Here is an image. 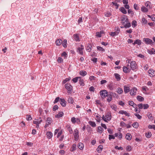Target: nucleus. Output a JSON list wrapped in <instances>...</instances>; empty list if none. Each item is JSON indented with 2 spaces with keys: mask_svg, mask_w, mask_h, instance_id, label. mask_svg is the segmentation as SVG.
I'll list each match as a JSON object with an SVG mask.
<instances>
[{
  "mask_svg": "<svg viewBox=\"0 0 155 155\" xmlns=\"http://www.w3.org/2000/svg\"><path fill=\"white\" fill-rule=\"evenodd\" d=\"M100 94L102 98H105L108 94V92L105 90L100 91Z\"/></svg>",
  "mask_w": 155,
  "mask_h": 155,
  "instance_id": "1",
  "label": "nucleus"
},
{
  "mask_svg": "<svg viewBox=\"0 0 155 155\" xmlns=\"http://www.w3.org/2000/svg\"><path fill=\"white\" fill-rule=\"evenodd\" d=\"M130 67L132 70H134L137 68V66L136 62L132 61L130 63Z\"/></svg>",
  "mask_w": 155,
  "mask_h": 155,
  "instance_id": "2",
  "label": "nucleus"
},
{
  "mask_svg": "<svg viewBox=\"0 0 155 155\" xmlns=\"http://www.w3.org/2000/svg\"><path fill=\"white\" fill-rule=\"evenodd\" d=\"M143 41H144L146 44L153 45L154 43L152 40L148 38H143Z\"/></svg>",
  "mask_w": 155,
  "mask_h": 155,
  "instance_id": "3",
  "label": "nucleus"
},
{
  "mask_svg": "<svg viewBox=\"0 0 155 155\" xmlns=\"http://www.w3.org/2000/svg\"><path fill=\"white\" fill-rule=\"evenodd\" d=\"M66 88L68 90V92L69 93L72 89V86L69 83L66 84L65 85Z\"/></svg>",
  "mask_w": 155,
  "mask_h": 155,
  "instance_id": "4",
  "label": "nucleus"
},
{
  "mask_svg": "<svg viewBox=\"0 0 155 155\" xmlns=\"http://www.w3.org/2000/svg\"><path fill=\"white\" fill-rule=\"evenodd\" d=\"M114 94L116 95V94L112 92H111L110 93V94L109 95L108 94L107 96L108 97L107 99V101L109 102H110V101L112 100V98L111 96L112 95H114Z\"/></svg>",
  "mask_w": 155,
  "mask_h": 155,
  "instance_id": "5",
  "label": "nucleus"
},
{
  "mask_svg": "<svg viewBox=\"0 0 155 155\" xmlns=\"http://www.w3.org/2000/svg\"><path fill=\"white\" fill-rule=\"evenodd\" d=\"M137 90V89L136 88H133L130 90V94L132 96L135 95L136 94Z\"/></svg>",
  "mask_w": 155,
  "mask_h": 155,
  "instance_id": "6",
  "label": "nucleus"
},
{
  "mask_svg": "<svg viewBox=\"0 0 155 155\" xmlns=\"http://www.w3.org/2000/svg\"><path fill=\"white\" fill-rule=\"evenodd\" d=\"M105 120H104L106 122H107V120H111V116L109 113H107L105 116Z\"/></svg>",
  "mask_w": 155,
  "mask_h": 155,
  "instance_id": "7",
  "label": "nucleus"
},
{
  "mask_svg": "<svg viewBox=\"0 0 155 155\" xmlns=\"http://www.w3.org/2000/svg\"><path fill=\"white\" fill-rule=\"evenodd\" d=\"M60 104L62 106L64 107L66 105V102L64 99L60 98Z\"/></svg>",
  "mask_w": 155,
  "mask_h": 155,
  "instance_id": "8",
  "label": "nucleus"
},
{
  "mask_svg": "<svg viewBox=\"0 0 155 155\" xmlns=\"http://www.w3.org/2000/svg\"><path fill=\"white\" fill-rule=\"evenodd\" d=\"M92 46L90 44H88L86 46V49L87 51L88 52H90L91 50Z\"/></svg>",
  "mask_w": 155,
  "mask_h": 155,
  "instance_id": "9",
  "label": "nucleus"
},
{
  "mask_svg": "<svg viewBox=\"0 0 155 155\" xmlns=\"http://www.w3.org/2000/svg\"><path fill=\"white\" fill-rule=\"evenodd\" d=\"M62 42V41L61 39H58L57 40L55 41V43L57 45H60Z\"/></svg>",
  "mask_w": 155,
  "mask_h": 155,
  "instance_id": "10",
  "label": "nucleus"
},
{
  "mask_svg": "<svg viewBox=\"0 0 155 155\" xmlns=\"http://www.w3.org/2000/svg\"><path fill=\"white\" fill-rule=\"evenodd\" d=\"M74 136L75 139L79 137L78 131L77 130H74Z\"/></svg>",
  "mask_w": 155,
  "mask_h": 155,
  "instance_id": "11",
  "label": "nucleus"
},
{
  "mask_svg": "<svg viewBox=\"0 0 155 155\" xmlns=\"http://www.w3.org/2000/svg\"><path fill=\"white\" fill-rule=\"evenodd\" d=\"M103 148V146L101 145H99L97 149V150L98 153H101Z\"/></svg>",
  "mask_w": 155,
  "mask_h": 155,
  "instance_id": "12",
  "label": "nucleus"
},
{
  "mask_svg": "<svg viewBox=\"0 0 155 155\" xmlns=\"http://www.w3.org/2000/svg\"><path fill=\"white\" fill-rule=\"evenodd\" d=\"M52 122V120L51 118L48 117L47 119V120H46V123H48V124H51Z\"/></svg>",
  "mask_w": 155,
  "mask_h": 155,
  "instance_id": "13",
  "label": "nucleus"
},
{
  "mask_svg": "<svg viewBox=\"0 0 155 155\" xmlns=\"http://www.w3.org/2000/svg\"><path fill=\"white\" fill-rule=\"evenodd\" d=\"M89 124L93 127H95L96 126V124L94 122L92 121H89Z\"/></svg>",
  "mask_w": 155,
  "mask_h": 155,
  "instance_id": "14",
  "label": "nucleus"
},
{
  "mask_svg": "<svg viewBox=\"0 0 155 155\" xmlns=\"http://www.w3.org/2000/svg\"><path fill=\"white\" fill-rule=\"evenodd\" d=\"M120 10L123 14H126L127 13L126 10L123 7L120 8Z\"/></svg>",
  "mask_w": 155,
  "mask_h": 155,
  "instance_id": "15",
  "label": "nucleus"
},
{
  "mask_svg": "<svg viewBox=\"0 0 155 155\" xmlns=\"http://www.w3.org/2000/svg\"><path fill=\"white\" fill-rule=\"evenodd\" d=\"M46 135L48 138L50 139L52 136V134L51 132H48L47 133Z\"/></svg>",
  "mask_w": 155,
  "mask_h": 155,
  "instance_id": "16",
  "label": "nucleus"
},
{
  "mask_svg": "<svg viewBox=\"0 0 155 155\" xmlns=\"http://www.w3.org/2000/svg\"><path fill=\"white\" fill-rule=\"evenodd\" d=\"M131 138L132 136L130 134L128 133L126 134V138L127 140H130L131 139Z\"/></svg>",
  "mask_w": 155,
  "mask_h": 155,
  "instance_id": "17",
  "label": "nucleus"
},
{
  "mask_svg": "<svg viewBox=\"0 0 155 155\" xmlns=\"http://www.w3.org/2000/svg\"><path fill=\"white\" fill-rule=\"evenodd\" d=\"M123 24L124 25V28H126L130 27L131 26L130 23H126Z\"/></svg>",
  "mask_w": 155,
  "mask_h": 155,
  "instance_id": "18",
  "label": "nucleus"
},
{
  "mask_svg": "<svg viewBox=\"0 0 155 155\" xmlns=\"http://www.w3.org/2000/svg\"><path fill=\"white\" fill-rule=\"evenodd\" d=\"M130 91V88L129 87L127 86H124V92L126 93Z\"/></svg>",
  "mask_w": 155,
  "mask_h": 155,
  "instance_id": "19",
  "label": "nucleus"
},
{
  "mask_svg": "<svg viewBox=\"0 0 155 155\" xmlns=\"http://www.w3.org/2000/svg\"><path fill=\"white\" fill-rule=\"evenodd\" d=\"M78 147L80 149L82 150L84 147V144L81 143H79L78 144Z\"/></svg>",
  "mask_w": 155,
  "mask_h": 155,
  "instance_id": "20",
  "label": "nucleus"
},
{
  "mask_svg": "<svg viewBox=\"0 0 155 155\" xmlns=\"http://www.w3.org/2000/svg\"><path fill=\"white\" fill-rule=\"evenodd\" d=\"M80 78H79V84H80L82 85V86H84V81L83 79H82L81 78V77H80Z\"/></svg>",
  "mask_w": 155,
  "mask_h": 155,
  "instance_id": "21",
  "label": "nucleus"
},
{
  "mask_svg": "<svg viewBox=\"0 0 155 155\" xmlns=\"http://www.w3.org/2000/svg\"><path fill=\"white\" fill-rule=\"evenodd\" d=\"M108 87L110 90H113L114 88L113 83H110L108 85Z\"/></svg>",
  "mask_w": 155,
  "mask_h": 155,
  "instance_id": "22",
  "label": "nucleus"
},
{
  "mask_svg": "<svg viewBox=\"0 0 155 155\" xmlns=\"http://www.w3.org/2000/svg\"><path fill=\"white\" fill-rule=\"evenodd\" d=\"M63 115V113L62 112H60L58 114L55 115V117L58 118L62 117Z\"/></svg>",
  "mask_w": 155,
  "mask_h": 155,
  "instance_id": "23",
  "label": "nucleus"
},
{
  "mask_svg": "<svg viewBox=\"0 0 155 155\" xmlns=\"http://www.w3.org/2000/svg\"><path fill=\"white\" fill-rule=\"evenodd\" d=\"M79 74L81 75L84 76L86 75L87 72L85 71H81L79 72Z\"/></svg>",
  "mask_w": 155,
  "mask_h": 155,
  "instance_id": "24",
  "label": "nucleus"
},
{
  "mask_svg": "<svg viewBox=\"0 0 155 155\" xmlns=\"http://www.w3.org/2000/svg\"><path fill=\"white\" fill-rule=\"evenodd\" d=\"M127 70L129 72V68H127V67L124 66L123 67V71L124 73H127Z\"/></svg>",
  "mask_w": 155,
  "mask_h": 155,
  "instance_id": "25",
  "label": "nucleus"
},
{
  "mask_svg": "<svg viewBox=\"0 0 155 155\" xmlns=\"http://www.w3.org/2000/svg\"><path fill=\"white\" fill-rule=\"evenodd\" d=\"M74 39L76 41H79V36L78 34H74Z\"/></svg>",
  "mask_w": 155,
  "mask_h": 155,
  "instance_id": "26",
  "label": "nucleus"
},
{
  "mask_svg": "<svg viewBox=\"0 0 155 155\" xmlns=\"http://www.w3.org/2000/svg\"><path fill=\"white\" fill-rule=\"evenodd\" d=\"M104 131V129L101 127H98L97 131L100 134H101Z\"/></svg>",
  "mask_w": 155,
  "mask_h": 155,
  "instance_id": "27",
  "label": "nucleus"
},
{
  "mask_svg": "<svg viewBox=\"0 0 155 155\" xmlns=\"http://www.w3.org/2000/svg\"><path fill=\"white\" fill-rule=\"evenodd\" d=\"M141 11L144 12H147L148 11V9L144 6H142L141 8Z\"/></svg>",
  "mask_w": 155,
  "mask_h": 155,
  "instance_id": "28",
  "label": "nucleus"
},
{
  "mask_svg": "<svg viewBox=\"0 0 155 155\" xmlns=\"http://www.w3.org/2000/svg\"><path fill=\"white\" fill-rule=\"evenodd\" d=\"M137 98L138 100L140 101H143L144 100V98L139 95L137 96Z\"/></svg>",
  "mask_w": 155,
  "mask_h": 155,
  "instance_id": "29",
  "label": "nucleus"
},
{
  "mask_svg": "<svg viewBox=\"0 0 155 155\" xmlns=\"http://www.w3.org/2000/svg\"><path fill=\"white\" fill-rule=\"evenodd\" d=\"M84 49V48H80L79 47L78 48V51L79 53L81 55H82L83 54V50Z\"/></svg>",
  "mask_w": 155,
  "mask_h": 155,
  "instance_id": "30",
  "label": "nucleus"
},
{
  "mask_svg": "<svg viewBox=\"0 0 155 155\" xmlns=\"http://www.w3.org/2000/svg\"><path fill=\"white\" fill-rule=\"evenodd\" d=\"M114 76L115 78L118 81L120 80V77L119 74L117 73L114 74Z\"/></svg>",
  "mask_w": 155,
  "mask_h": 155,
  "instance_id": "31",
  "label": "nucleus"
},
{
  "mask_svg": "<svg viewBox=\"0 0 155 155\" xmlns=\"http://www.w3.org/2000/svg\"><path fill=\"white\" fill-rule=\"evenodd\" d=\"M67 40L66 39H64L62 45L63 47L66 48L67 47Z\"/></svg>",
  "mask_w": 155,
  "mask_h": 155,
  "instance_id": "32",
  "label": "nucleus"
},
{
  "mask_svg": "<svg viewBox=\"0 0 155 155\" xmlns=\"http://www.w3.org/2000/svg\"><path fill=\"white\" fill-rule=\"evenodd\" d=\"M153 71V70L151 69H150L149 70L148 72L150 74L151 73H152L151 74L152 76H151V75H150V77H153L155 75V72L154 71H153Z\"/></svg>",
  "mask_w": 155,
  "mask_h": 155,
  "instance_id": "33",
  "label": "nucleus"
},
{
  "mask_svg": "<svg viewBox=\"0 0 155 155\" xmlns=\"http://www.w3.org/2000/svg\"><path fill=\"white\" fill-rule=\"evenodd\" d=\"M117 92L118 94H121L123 93V90L122 88L118 87L117 88Z\"/></svg>",
  "mask_w": 155,
  "mask_h": 155,
  "instance_id": "34",
  "label": "nucleus"
},
{
  "mask_svg": "<svg viewBox=\"0 0 155 155\" xmlns=\"http://www.w3.org/2000/svg\"><path fill=\"white\" fill-rule=\"evenodd\" d=\"M68 101L69 103L72 104L74 101L73 99L71 97H69L68 100Z\"/></svg>",
  "mask_w": 155,
  "mask_h": 155,
  "instance_id": "35",
  "label": "nucleus"
},
{
  "mask_svg": "<svg viewBox=\"0 0 155 155\" xmlns=\"http://www.w3.org/2000/svg\"><path fill=\"white\" fill-rule=\"evenodd\" d=\"M118 33H119L118 31H116L114 32H111L110 35H111L112 36H114L117 35L118 34Z\"/></svg>",
  "mask_w": 155,
  "mask_h": 155,
  "instance_id": "36",
  "label": "nucleus"
},
{
  "mask_svg": "<svg viewBox=\"0 0 155 155\" xmlns=\"http://www.w3.org/2000/svg\"><path fill=\"white\" fill-rule=\"evenodd\" d=\"M132 126L135 128H137L139 127V124L137 122H135L133 123Z\"/></svg>",
  "mask_w": 155,
  "mask_h": 155,
  "instance_id": "37",
  "label": "nucleus"
},
{
  "mask_svg": "<svg viewBox=\"0 0 155 155\" xmlns=\"http://www.w3.org/2000/svg\"><path fill=\"white\" fill-rule=\"evenodd\" d=\"M147 138H150L151 136V134L150 132H148L145 134Z\"/></svg>",
  "mask_w": 155,
  "mask_h": 155,
  "instance_id": "38",
  "label": "nucleus"
},
{
  "mask_svg": "<svg viewBox=\"0 0 155 155\" xmlns=\"http://www.w3.org/2000/svg\"><path fill=\"white\" fill-rule=\"evenodd\" d=\"M80 78V77H76L74 78H73L72 80V81L74 82V83H76L78 81V79H79Z\"/></svg>",
  "mask_w": 155,
  "mask_h": 155,
  "instance_id": "39",
  "label": "nucleus"
},
{
  "mask_svg": "<svg viewBox=\"0 0 155 155\" xmlns=\"http://www.w3.org/2000/svg\"><path fill=\"white\" fill-rule=\"evenodd\" d=\"M97 49L98 50L101 51H104L105 50L102 47L100 46H97Z\"/></svg>",
  "mask_w": 155,
  "mask_h": 155,
  "instance_id": "40",
  "label": "nucleus"
},
{
  "mask_svg": "<svg viewBox=\"0 0 155 155\" xmlns=\"http://www.w3.org/2000/svg\"><path fill=\"white\" fill-rule=\"evenodd\" d=\"M132 25L133 27L134 28L137 25V22L136 21H133L132 22Z\"/></svg>",
  "mask_w": 155,
  "mask_h": 155,
  "instance_id": "41",
  "label": "nucleus"
},
{
  "mask_svg": "<svg viewBox=\"0 0 155 155\" xmlns=\"http://www.w3.org/2000/svg\"><path fill=\"white\" fill-rule=\"evenodd\" d=\"M141 41L139 39H137L135 41V43L137 44L138 45H140L141 44Z\"/></svg>",
  "mask_w": 155,
  "mask_h": 155,
  "instance_id": "42",
  "label": "nucleus"
},
{
  "mask_svg": "<svg viewBox=\"0 0 155 155\" xmlns=\"http://www.w3.org/2000/svg\"><path fill=\"white\" fill-rule=\"evenodd\" d=\"M148 127L149 129H153L154 130H155V125H149L148 126Z\"/></svg>",
  "mask_w": 155,
  "mask_h": 155,
  "instance_id": "43",
  "label": "nucleus"
},
{
  "mask_svg": "<svg viewBox=\"0 0 155 155\" xmlns=\"http://www.w3.org/2000/svg\"><path fill=\"white\" fill-rule=\"evenodd\" d=\"M115 139V137L113 135H109V140H111L112 139Z\"/></svg>",
  "mask_w": 155,
  "mask_h": 155,
  "instance_id": "44",
  "label": "nucleus"
},
{
  "mask_svg": "<svg viewBox=\"0 0 155 155\" xmlns=\"http://www.w3.org/2000/svg\"><path fill=\"white\" fill-rule=\"evenodd\" d=\"M112 3L113 4V5H114L116 7V9H117L118 7L119 6V5L117 3H116L114 2H112Z\"/></svg>",
  "mask_w": 155,
  "mask_h": 155,
  "instance_id": "45",
  "label": "nucleus"
},
{
  "mask_svg": "<svg viewBox=\"0 0 155 155\" xmlns=\"http://www.w3.org/2000/svg\"><path fill=\"white\" fill-rule=\"evenodd\" d=\"M70 79V78H66L63 81V83L64 84L66 83L67 81H69Z\"/></svg>",
  "mask_w": 155,
  "mask_h": 155,
  "instance_id": "46",
  "label": "nucleus"
},
{
  "mask_svg": "<svg viewBox=\"0 0 155 155\" xmlns=\"http://www.w3.org/2000/svg\"><path fill=\"white\" fill-rule=\"evenodd\" d=\"M60 97H56L55 99V100L54 101V104H55L56 103H57L58 102V101H59V100H60Z\"/></svg>",
  "mask_w": 155,
  "mask_h": 155,
  "instance_id": "47",
  "label": "nucleus"
},
{
  "mask_svg": "<svg viewBox=\"0 0 155 155\" xmlns=\"http://www.w3.org/2000/svg\"><path fill=\"white\" fill-rule=\"evenodd\" d=\"M134 115L136 116L138 119H140L142 118V117L139 114H134Z\"/></svg>",
  "mask_w": 155,
  "mask_h": 155,
  "instance_id": "48",
  "label": "nucleus"
},
{
  "mask_svg": "<svg viewBox=\"0 0 155 155\" xmlns=\"http://www.w3.org/2000/svg\"><path fill=\"white\" fill-rule=\"evenodd\" d=\"M142 23L146 24L147 23V20L144 18H143L142 19Z\"/></svg>",
  "mask_w": 155,
  "mask_h": 155,
  "instance_id": "49",
  "label": "nucleus"
},
{
  "mask_svg": "<svg viewBox=\"0 0 155 155\" xmlns=\"http://www.w3.org/2000/svg\"><path fill=\"white\" fill-rule=\"evenodd\" d=\"M96 36L98 37H101V32H97L96 33Z\"/></svg>",
  "mask_w": 155,
  "mask_h": 155,
  "instance_id": "50",
  "label": "nucleus"
},
{
  "mask_svg": "<svg viewBox=\"0 0 155 155\" xmlns=\"http://www.w3.org/2000/svg\"><path fill=\"white\" fill-rule=\"evenodd\" d=\"M127 18V16L124 15V16L122 17L121 19V21H122V22L125 21V20H126Z\"/></svg>",
  "mask_w": 155,
  "mask_h": 155,
  "instance_id": "51",
  "label": "nucleus"
},
{
  "mask_svg": "<svg viewBox=\"0 0 155 155\" xmlns=\"http://www.w3.org/2000/svg\"><path fill=\"white\" fill-rule=\"evenodd\" d=\"M57 61L59 63H61L63 61V60L61 58L58 57V59Z\"/></svg>",
  "mask_w": 155,
  "mask_h": 155,
  "instance_id": "52",
  "label": "nucleus"
},
{
  "mask_svg": "<svg viewBox=\"0 0 155 155\" xmlns=\"http://www.w3.org/2000/svg\"><path fill=\"white\" fill-rule=\"evenodd\" d=\"M68 129L69 131L70 134H72V133L73 131L72 130L71 128V127L70 126H68Z\"/></svg>",
  "mask_w": 155,
  "mask_h": 155,
  "instance_id": "53",
  "label": "nucleus"
},
{
  "mask_svg": "<svg viewBox=\"0 0 155 155\" xmlns=\"http://www.w3.org/2000/svg\"><path fill=\"white\" fill-rule=\"evenodd\" d=\"M58 108V106L57 105H54L53 108V111H55L56 110H57Z\"/></svg>",
  "mask_w": 155,
  "mask_h": 155,
  "instance_id": "54",
  "label": "nucleus"
},
{
  "mask_svg": "<svg viewBox=\"0 0 155 155\" xmlns=\"http://www.w3.org/2000/svg\"><path fill=\"white\" fill-rule=\"evenodd\" d=\"M27 120H31L32 118L30 115H27L26 117Z\"/></svg>",
  "mask_w": 155,
  "mask_h": 155,
  "instance_id": "55",
  "label": "nucleus"
},
{
  "mask_svg": "<svg viewBox=\"0 0 155 155\" xmlns=\"http://www.w3.org/2000/svg\"><path fill=\"white\" fill-rule=\"evenodd\" d=\"M143 109H147L149 107V105L147 104H145L143 105Z\"/></svg>",
  "mask_w": 155,
  "mask_h": 155,
  "instance_id": "56",
  "label": "nucleus"
},
{
  "mask_svg": "<svg viewBox=\"0 0 155 155\" xmlns=\"http://www.w3.org/2000/svg\"><path fill=\"white\" fill-rule=\"evenodd\" d=\"M130 23V22L129 21L128 19L127 18V17L126 18V20H125V21H124L122 22V23L123 24H125L126 23Z\"/></svg>",
  "mask_w": 155,
  "mask_h": 155,
  "instance_id": "57",
  "label": "nucleus"
},
{
  "mask_svg": "<svg viewBox=\"0 0 155 155\" xmlns=\"http://www.w3.org/2000/svg\"><path fill=\"white\" fill-rule=\"evenodd\" d=\"M147 52L150 54H155V53L153 51L150 50H147Z\"/></svg>",
  "mask_w": 155,
  "mask_h": 155,
  "instance_id": "58",
  "label": "nucleus"
},
{
  "mask_svg": "<svg viewBox=\"0 0 155 155\" xmlns=\"http://www.w3.org/2000/svg\"><path fill=\"white\" fill-rule=\"evenodd\" d=\"M71 121L72 123L74 124L76 122L75 118L74 117H73L71 119Z\"/></svg>",
  "mask_w": 155,
  "mask_h": 155,
  "instance_id": "59",
  "label": "nucleus"
},
{
  "mask_svg": "<svg viewBox=\"0 0 155 155\" xmlns=\"http://www.w3.org/2000/svg\"><path fill=\"white\" fill-rule=\"evenodd\" d=\"M126 124L124 122H121L120 123V125L122 127L126 126Z\"/></svg>",
  "mask_w": 155,
  "mask_h": 155,
  "instance_id": "60",
  "label": "nucleus"
},
{
  "mask_svg": "<svg viewBox=\"0 0 155 155\" xmlns=\"http://www.w3.org/2000/svg\"><path fill=\"white\" fill-rule=\"evenodd\" d=\"M134 8L135 10H138L139 8V7L137 6V5L136 4H134Z\"/></svg>",
  "mask_w": 155,
  "mask_h": 155,
  "instance_id": "61",
  "label": "nucleus"
},
{
  "mask_svg": "<svg viewBox=\"0 0 155 155\" xmlns=\"http://www.w3.org/2000/svg\"><path fill=\"white\" fill-rule=\"evenodd\" d=\"M111 15V14L110 12H107L105 14V16L108 17H110Z\"/></svg>",
  "mask_w": 155,
  "mask_h": 155,
  "instance_id": "62",
  "label": "nucleus"
},
{
  "mask_svg": "<svg viewBox=\"0 0 155 155\" xmlns=\"http://www.w3.org/2000/svg\"><path fill=\"white\" fill-rule=\"evenodd\" d=\"M129 10H128V14H130V13L132 15H134V12H133V11H132L130 9H128Z\"/></svg>",
  "mask_w": 155,
  "mask_h": 155,
  "instance_id": "63",
  "label": "nucleus"
},
{
  "mask_svg": "<svg viewBox=\"0 0 155 155\" xmlns=\"http://www.w3.org/2000/svg\"><path fill=\"white\" fill-rule=\"evenodd\" d=\"M126 150L129 151L131 150V146H128L126 147Z\"/></svg>",
  "mask_w": 155,
  "mask_h": 155,
  "instance_id": "64",
  "label": "nucleus"
}]
</instances>
